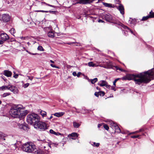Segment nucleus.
Segmentation results:
<instances>
[{
  "instance_id": "obj_49",
  "label": "nucleus",
  "mask_w": 154,
  "mask_h": 154,
  "mask_svg": "<svg viewBox=\"0 0 154 154\" xmlns=\"http://www.w3.org/2000/svg\"><path fill=\"white\" fill-rule=\"evenodd\" d=\"M18 74H16L14 75L13 77L15 79H17L18 78Z\"/></svg>"
},
{
  "instance_id": "obj_31",
  "label": "nucleus",
  "mask_w": 154,
  "mask_h": 154,
  "mask_svg": "<svg viewBox=\"0 0 154 154\" xmlns=\"http://www.w3.org/2000/svg\"><path fill=\"white\" fill-rule=\"evenodd\" d=\"M11 94L10 93H4L2 95V96L3 97H5L7 96L10 95Z\"/></svg>"
},
{
  "instance_id": "obj_23",
  "label": "nucleus",
  "mask_w": 154,
  "mask_h": 154,
  "mask_svg": "<svg viewBox=\"0 0 154 154\" xmlns=\"http://www.w3.org/2000/svg\"><path fill=\"white\" fill-rule=\"evenodd\" d=\"M80 125L75 122H73V126L75 128H78Z\"/></svg>"
},
{
  "instance_id": "obj_22",
  "label": "nucleus",
  "mask_w": 154,
  "mask_h": 154,
  "mask_svg": "<svg viewBox=\"0 0 154 154\" xmlns=\"http://www.w3.org/2000/svg\"><path fill=\"white\" fill-rule=\"evenodd\" d=\"M35 154H44V152L41 149H38L35 152Z\"/></svg>"
},
{
  "instance_id": "obj_16",
  "label": "nucleus",
  "mask_w": 154,
  "mask_h": 154,
  "mask_svg": "<svg viewBox=\"0 0 154 154\" xmlns=\"http://www.w3.org/2000/svg\"><path fill=\"white\" fill-rule=\"evenodd\" d=\"M107 82L104 80H101L100 81L98 85L100 86H105L107 84Z\"/></svg>"
},
{
  "instance_id": "obj_25",
  "label": "nucleus",
  "mask_w": 154,
  "mask_h": 154,
  "mask_svg": "<svg viewBox=\"0 0 154 154\" xmlns=\"http://www.w3.org/2000/svg\"><path fill=\"white\" fill-rule=\"evenodd\" d=\"M98 80L97 78H95L93 79H89V81H90L92 84H94L95 82H97Z\"/></svg>"
},
{
  "instance_id": "obj_27",
  "label": "nucleus",
  "mask_w": 154,
  "mask_h": 154,
  "mask_svg": "<svg viewBox=\"0 0 154 154\" xmlns=\"http://www.w3.org/2000/svg\"><path fill=\"white\" fill-rule=\"evenodd\" d=\"M153 16H152L151 15H150L149 16H146V17H143L142 19L141 20L142 21H144L147 20V19H148L149 18H153Z\"/></svg>"
},
{
  "instance_id": "obj_10",
  "label": "nucleus",
  "mask_w": 154,
  "mask_h": 154,
  "mask_svg": "<svg viewBox=\"0 0 154 154\" xmlns=\"http://www.w3.org/2000/svg\"><path fill=\"white\" fill-rule=\"evenodd\" d=\"M111 125L113 128H114V129H115V132L118 133H120L121 132L120 128L116 124L114 123L113 122H111Z\"/></svg>"
},
{
  "instance_id": "obj_32",
  "label": "nucleus",
  "mask_w": 154,
  "mask_h": 154,
  "mask_svg": "<svg viewBox=\"0 0 154 154\" xmlns=\"http://www.w3.org/2000/svg\"><path fill=\"white\" fill-rule=\"evenodd\" d=\"M10 32L12 35L14 34L16 32L14 29L13 28H12L10 30Z\"/></svg>"
},
{
  "instance_id": "obj_12",
  "label": "nucleus",
  "mask_w": 154,
  "mask_h": 154,
  "mask_svg": "<svg viewBox=\"0 0 154 154\" xmlns=\"http://www.w3.org/2000/svg\"><path fill=\"white\" fill-rule=\"evenodd\" d=\"M78 136V134L75 132L72 133L71 134H69L68 135V137L73 140L75 139Z\"/></svg>"
},
{
  "instance_id": "obj_42",
  "label": "nucleus",
  "mask_w": 154,
  "mask_h": 154,
  "mask_svg": "<svg viewBox=\"0 0 154 154\" xmlns=\"http://www.w3.org/2000/svg\"><path fill=\"white\" fill-rule=\"evenodd\" d=\"M150 15L153 16V18L154 17V12H152V11H151L149 12V15H148V16H150Z\"/></svg>"
},
{
  "instance_id": "obj_11",
  "label": "nucleus",
  "mask_w": 154,
  "mask_h": 154,
  "mask_svg": "<svg viewBox=\"0 0 154 154\" xmlns=\"http://www.w3.org/2000/svg\"><path fill=\"white\" fill-rule=\"evenodd\" d=\"M1 38V40L5 41L9 39V37L6 33H2L0 34Z\"/></svg>"
},
{
  "instance_id": "obj_56",
  "label": "nucleus",
  "mask_w": 154,
  "mask_h": 154,
  "mask_svg": "<svg viewBox=\"0 0 154 154\" xmlns=\"http://www.w3.org/2000/svg\"><path fill=\"white\" fill-rule=\"evenodd\" d=\"M3 41V40H0V44L1 45L3 43V41Z\"/></svg>"
},
{
  "instance_id": "obj_14",
  "label": "nucleus",
  "mask_w": 154,
  "mask_h": 154,
  "mask_svg": "<svg viewBox=\"0 0 154 154\" xmlns=\"http://www.w3.org/2000/svg\"><path fill=\"white\" fill-rule=\"evenodd\" d=\"M18 127L21 129L24 130V131H26L28 130V126L27 125H24L23 124H18Z\"/></svg>"
},
{
  "instance_id": "obj_37",
  "label": "nucleus",
  "mask_w": 154,
  "mask_h": 154,
  "mask_svg": "<svg viewBox=\"0 0 154 154\" xmlns=\"http://www.w3.org/2000/svg\"><path fill=\"white\" fill-rule=\"evenodd\" d=\"M38 50L40 51H44V50L42 46H39L38 48Z\"/></svg>"
},
{
  "instance_id": "obj_7",
  "label": "nucleus",
  "mask_w": 154,
  "mask_h": 154,
  "mask_svg": "<svg viewBox=\"0 0 154 154\" xmlns=\"http://www.w3.org/2000/svg\"><path fill=\"white\" fill-rule=\"evenodd\" d=\"M115 3L116 4L119 5L118 6H116V7L120 11L121 14L122 15L124 14V8L123 6L120 3V2L119 0H115Z\"/></svg>"
},
{
  "instance_id": "obj_13",
  "label": "nucleus",
  "mask_w": 154,
  "mask_h": 154,
  "mask_svg": "<svg viewBox=\"0 0 154 154\" xmlns=\"http://www.w3.org/2000/svg\"><path fill=\"white\" fill-rule=\"evenodd\" d=\"M104 18L106 21L109 22L112 20V17L109 13L106 14L104 15Z\"/></svg>"
},
{
  "instance_id": "obj_53",
  "label": "nucleus",
  "mask_w": 154,
  "mask_h": 154,
  "mask_svg": "<svg viewBox=\"0 0 154 154\" xmlns=\"http://www.w3.org/2000/svg\"><path fill=\"white\" fill-rule=\"evenodd\" d=\"M75 4H80V3H78L79 2V0H75Z\"/></svg>"
},
{
  "instance_id": "obj_40",
  "label": "nucleus",
  "mask_w": 154,
  "mask_h": 154,
  "mask_svg": "<svg viewBox=\"0 0 154 154\" xmlns=\"http://www.w3.org/2000/svg\"><path fill=\"white\" fill-rule=\"evenodd\" d=\"M29 83H26L25 84H24L23 85V87L24 88H26L29 85Z\"/></svg>"
},
{
  "instance_id": "obj_33",
  "label": "nucleus",
  "mask_w": 154,
  "mask_h": 154,
  "mask_svg": "<svg viewBox=\"0 0 154 154\" xmlns=\"http://www.w3.org/2000/svg\"><path fill=\"white\" fill-rule=\"evenodd\" d=\"M80 111L83 113H85L88 112L87 110L83 108H82V109H80Z\"/></svg>"
},
{
  "instance_id": "obj_9",
  "label": "nucleus",
  "mask_w": 154,
  "mask_h": 154,
  "mask_svg": "<svg viewBox=\"0 0 154 154\" xmlns=\"http://www.w3.org/2000/svg\"><path fill=\"white\" fill-rule=\"evenodd\" d=\"M8 90H10L15 94H17L18 92V90L16 87L10 85H8Z\"/></svg>"
},
{
  "instance_id": "obj_36",
  "label": "nucleus",
  "mask_w": 154,
  "mask_h": 154,
  "mask_svg": "<svg viewBox=\"0 0 154 154\" xmlns=\"http://www.w3.org/2000/svg\"><path fill=\"white\" fill-rule=\"evenodd\" d=\"M5 137L4 136V134L2 132L0 131V139H2V138L4 137Z\"/></svg>"
},
{
  "instance_id": "obj_15",
  "label": "nucleus",
  "mask_w": 154,
  "mask_h": 154,
  "mask_svg": "<svg viewBox=\"0 0 154 154\" xmlns=\"http://www.w3.org/2000/svg\"><path fill=\"white\" fill-rule=\"evenodd\" d=\"M12 74V72L10 71L5 70L4 71L3 74L8 77H10L11 76Z\"/></svg>"
},
{
  "instance_id": "obj_6",
  "label": "nucleus",
  "mask_w": 154,
  "mask_h": 154,
  "mask_svg": "<svg viewBox=\"0 0 154 154\" xmlns=\"http://www.w3.org/2000/svg\"><path fill=\"white\" fill-rule=\"evenodd\" d=\"M34 126L35 128L42 131L47 129L46 124L45 123L39 121L34 123Z\"/></svg>"
},
{
  "instance_id": "obj_35",
  "label": "nucleus",
  "mask_w": 154,
  "mask_h": 154,
  "mask_svg": "<svg viewBox=\"0 0 154 154\" xmlns=\"http://www.w3.org/2000/svg\"><path fill=\"white\" fill-rule=\"evenodd\" d=\"M98 93H99V95L102 96H103L105 94L104 92L102 91H99Z\"/></svg>"
},
{
  "instance_id": "obj_45",
  "label": "nucleus",
  "mask_w": 154,
  "mask_h": 154,
  "mask_svg": "<svg viewBox=\"0 0 154 154\" xmlns=\"http://www.w3.org/2000/svg\"><path fill=\"white\" fill-rule=\"evenodd\" d=\"M140 136V135H134L132 136H131V138H138V137Z\"/></svg>"
},
{
  "instance_id": "obj_17",
  "label": "nucleus",
  "mask_w": 154,
  "mask_h": 154,
  "mask_svg": "<svg viewBox=\"0 0 154 154\" xmlns=\"http://www.w3.org/2000/svg\"><path fill=\"white\" fill-rule=\"evenodd\" d=\"M103 5L106 7H108L109 8H114L115 7V5H114L111 4H109L105 2H103Z\"/></svg>"
},
{
  "instance_id": "obj_55",
  "label": "nucleus",
  "mask_w": 154,
  "mask_h": 154,
  "mask_svg": "<svg viewBox=\"0 0 154 154\" xmlns=\"http://www.w3.org/2000/svg\"><path fill=\"white\" fill-rule=\"evenodd\" d=\"M98 22H101V23H103V22L104 21L103 20H101V19H100L98 20Z\"/></svg>"
},
{
  "instance_id": "obj_2",
  "label": "nucleus",
  "mask_w": 154,
  "mask_h": 154,
  "mask_svg": "<svg viewBox=\"0 0 154 154\" xmlns=\"http://www.w3.org/2000/svg\"><path fill=\"white\" fill-rule=\"evenodd\" d=\"M140 78L143 80V83H148L152 79H153L154 77V68L144 73H140Z\"/></svg>"
},
{
  "instance_id": "obj_44",
  "label": "nucleus",
  "mask_w": 154,
  "mask_h": 154,
  "mask_svg": "<svg viewBox=\"0 0 154 154\" xmlns=\"http://www.w3.org/2000/svg\"><path fill=\"white\" fill-rule=\"evenodd\" d=\"M120 79V78H117V79H116L113 82V85H114L115 86H116V82L118 80H119Z\"/></svg>"
},
{
  "instance_id": "obj_46",
  "label": "nucleus",
  "mask_w": 154,
  "mask_h": 154,
  "mask_svg": "<svg viewBox=\"0 0 154 154\" xmlns=\"http://www.w3.org/2000/svg\"><path fill=\"white\" fill-rule=\"evenodd\" d=\"M27 77L28 78V79H29L30 80H32L33 78V76L30 77L29 76H27Z\"/></svg>"
},
{
  "instance_id": "obj_39",
  "label": "nucleus",
  "mask_w": 154,
  "mask_h": 154,
  "mask_svg": "<svg viewBox=\"0 0 154 154\" xmlns=\"http://www.w3.org/2000/svg\"><path fill=\"white\" fill-rule=\"evenodd\" d=\"M125 29H127L128 31H130L131 33H133V32L127 26H125L124 27Z\"/></svg>"
},
{
  "instance_id": "obj_47",
  "label": "nucleus",
  "mask_w": 154,
  "mask_h": 154,
  "mask_svg": "<svg viewBox=\"0 0 154 154\" xmlns=\"http://www.w3.org/2000/svg\"><path fill=\"white\" fill-rule=\"evenodd\" d=\"M99 93H98V92H95L94 93V95L97 97H98L99 96Z\"/></svg>"
},
{
  "instance_id": "obj_1",
  "label": "nucleus",
  "mask_w": 154,
  "mask_h": 154,
  "mask_svg": "<svg viewBox=\"0 0 154 154\" xmlns=\"http://www.w3.org/2000/svg\"><path fill=\"white\" fill-rule=\"evenodd\" d=\"M9 113L11 116L14 118L23 119L27 114V111L23 110L21 105H14L10 109Z\"/></svg>"
},
{
  "instance_id": "obj_26",
  "label": "nucleus",
  "mask_w": 154,
  "mask_h": 154,
  "mask_svg": "<svg viewBox=\"0 0 154 154\" xmlns=\"http://www.w3.org/2000/svg\"><path fill=\"white\" fill-rule=\"evenodd\" d=\"M8 85L7 86H3L1 87H0V90H4L6 89L8 90Z\"/></svg>"
},
{
  "instance_id": "obj_50",
  "label": "nucleus",
  "mask_w": 154,
  "mask_h": 154,
  "mask_svg": "<svg viewBox=\"0 0 154 154\" xmlns=\"http://www.w3.org/2000/svg\"><path fill=\"white\" fill-rule=\"evenodd\" d=\"M72 75H74V76H76L77 75V74H76V73L75 72H73L72 73Z\"/></svg>"
},
{
  "instance_id": "obj_20",
  "label": "nucleus",
  "mask_w": 154,
  "mask_h": 154,
  "mask_svg": "<svg viewBox=\"0 0 154 154\" xmlns=\"http://www.w3.org/2000/svg\"><path fill=\"white\" fill-rule=\"evenodd\" d=\"M49 131L50 133L54 134L56 135H58L61 134L59 132H56L52 129L50 130Z\"/></svg>"
},
{
  "instance_id": "obj_54",
  "label": "nucleus",
  "mask_w": 154,
  "mask_h": 154,
  "mask_svg": "<svg viewBox=\"0 0 154 154\" xmlns=\"http://www.w3.org/2000/svg\"><path fill=\"white\" fill-rule=\"evenodd\" d=\"M73 108L75 109L76 110V111H75L76 112L78 113H79L80 112L79 111H77L78 109H77L75 107H73Z\"/></svg>"
},
{
  "instance_id": "obj_48",
  "label": "nucleus",
  "mask_w": 154,
  "mask_h": 154,
  "mask_svg": "<svg viewBox=\"0 0 154 154\" xmlns=\"http://www.w3.org/2000/svg\"><path fill=\"white\" fill-rule=\"evenodd\" d=\"M129 22L131 24H134V21L133 20L132 21L131 20H129Z\"/></svg>"
},
{
  "instance_id": "obj_61",
  "label": "nucleus",
  "mask_w": 154,
  "mask_h": 154,
  "mask_svg": "<svg viewBox=\"0 0 154 154\" xmlns=\"http://www.w3.org/2000/svg\"><path fill=\"white\" fill-rule=\"evenodd\" d=\"M112 89L113 90H114V91H116V89L115 88H113L112 87Z\"/></svg>"
},
{
  "instance_id": "obj_57",
  "label": "nucleus",
  "mask_w": 154,
  "mask_h": 154,
  "mask_svg": "<svg viewBox=\"0 0 154 154\" xmlns=\"http://www.w3.org/2000/svg\"><path fill=\"white\" fill-rule=\"evenodd\" d=\"M46 5L48 6H50V7H54V6L53 5H50L49 4H46Z\"/></svg>"
},
{
  "instance_id": "obj_41",
  "label": "nucleus",
  "mask_w": 154,
  "mask_h": 154,
  "mask_svg": "<svg viewBox=\"0 0 154 154\" xmlns=\"http://www.w3.org/2000/svg\"><path fill=\"white\" fill-rule=\"evenodd\" d=\"M50 66L53 67H54V68H57V69L60 68V67L59 66H56L55 65L53 64H50Z\"/></svg>"
},
{
  "instance_id": "obj_63",
  "label": "nucleus",
  "mask_w": 154,
  "mask_h": 154,
  "mask_svg": "<svg viewBox=\"0 0 154 154\" xmlns=\"http://www.w3.org/2000/svg\"><path fill=\"white\" fill-rule=\"evenodd\" d=\"M1 77L4 80H5V79L4 78V76H1Z\"/></svg>"
},
{
  "instance_id": "obj_29",
  "label": "nucleus",
  "mask_w": 154,
  "mask_h": 154,
  "mask_svg": "<svg viewBox=\"0 0 154 154\" xmlns=\"http://www.w3.org/2000/svg\"><path fill=\"white\" fill-rule=\"evenodd\" d=\"M40 113L41 115L43 117L46 115V112L43 111H40Z\"/></svg>"
},
{
  "instance_id": "obj_19",
  "label": "nucleus",
  "mask_w": 154,
  "mask_h": 154,
  "mask_svg": "<svg viewBox=\"0 0 154 154\" xmlns=\"http://www.w3.org/2000/svg\"><path fill=\"white\" fill-rule=\"evenodd\" d=\"M48 35L49 37L53 38L54 36V33L53 31H51L48 33Z\"/></svg>"
},
{
  "instance_id": "obj_34",
  "label": "nucleus",
  "mask_w": 154,
  "mask_h": 154,
  "mask_svg": "<svg viewBox=\"0 0 154 154\" xmlns=\"http://www.w3.org/2000/svg\"><path fill=\"white\" fill-rule=\"evenodd\" d=\"M115 68L116 69V70H119L120 71H121L122 72H125V70H123V69H122L117 66H115Z\"/></svg>"
},
{
  "instance_id": "obj_8",
  "label": "nucleus",
  "mask_w": 154,
  "mask_h": 154,
  "mask_svg": "<svg viewBox=\"0 0 154 154\" xmlns=\"http://www.w3.org/2000/svg\"><path fill=\"white\" fill-rule=\"evenodd\" d=\"M2 20L4 22H8L10 19V16L8 14H2Z\"/></svg>"
},
{
  "instance_id": "obj_3",
  "label": "nucleus",
  "mask_w": 154,
  "mask_h": 154,
  "mask_svg": "<svg viewBox=\"0 0 154 154\" xmlns=\"http://www.w3.org/2000/svg\"><path fill=\"white\" fill-rule=\"evenodd\" d=\"M122 80H132L135 81L136 84L139 85L140 84L143 82V80L140 78V74H130L127 75L126 76L122 78Z\"/></svg>"
},
{
  "instance_id": "obj_28",
  "label": "nucleus",
  "mask_w": 154,
  "mask_h": 154,
  "mask_svg": "<svg viewBox=\"0 0 154 154\" xmlns=\"http://www.w3.org/2000/svg\"><path fill=\"white\" fill-rule=\"evenodd\" d=\"M37 11L41 12H46V13H48V12H49L51 13H53V14H55L56 12L55 11H43V10L38 11Z\"/></svg>"
},
{
  "instance_id": "obj_18",
  "label": "nucleus",
  "mask_w": 154,
  "mask_h": 154,
  "mask_svg": "<svg viewBox=\"0 0 154 154\" xmlns=\"http://www.w3.org/2000/svg\"><path fill=\"white\" fill-rule=\"evenodd\" d=\"M64 112H56L55 113L54 115L57 117H60L64 114Z\"/></svg>"
},
{
  "instance_id": "obj_5",
  "label": "nucleus",
  "mask_w": 154,
  "mask_h": 154,
  "mask_svg": "<svg viewBox=\"0 0 154 154\" xmlns=\"http://www.w3.org/2000/svg\"><path fill=\"white\" fill-rule=\"evenodd\" d=\"M39 121V117L36 114L32 113L28 115L27 116V121L28 123L32 125L33 123H37Z\"/></svg>"
},
{
  "instance_id": "obj_38",
  "label": "nucleus",
  "mask_w": 154,
  "mask_h": 154,
  "mask_svg": "<svg viewBox=\"0 0 154 154\" xmlns=\"http://www.w3.org/2000/svg\"><path fill=\"white\" fill-rule=\"evenodd\" d=\"M103 127L106 130L108 131L109 129V127L106 124H104L103 125Z\"/></svg>"
},
{
  "instance_id": "obj_4",
  "label": "nucleus",
  "mask_w": 154,
  "mask_h": 154,
  "mask_svg": "<svg viewBox=\"0 0 154 154\" xmlns=\"http://www.w3.org/2000/svg\"><path fill=\"white\" fill-rule=\"evenodd\" d=\"M21 149L23 151L27 152H33L36 149L35 146L32 143H27L23 144L22 145Z\"/></svg>"
},
{
  "instance_id": "obj_52",
  "label": "nucleus",
  "mask_w": 154,
  "mask_h": 154,
  "mask_svg": "<svg viewBox=\"0 0 154 154\" xmlns=\"http://www.w3.org/2000/svg\"><path fill=\"white\" fill-rule=\"evenodd\" d=\"M142 131H143V129H140L139 131H136L135 132H136V133H138L140 132H141Z\"/></svg>"
},
{
  "instance_id": "obj_24",
  "label": "nucleus",
  "mask_w": 154,
  "mask_h": 154,
  "mask_svg": "<svg viewBox=\"0 0 154 154\" xmlns=\"http://www.w3.org/2000/svg\"><path fill=\"white\" fill-rule=\"evenodd\" d=\"M90 143L93 146L97 147H98L100 145L99 143H96L95 142H91Z\"/></svg>"
},
{
  "instance_id": "obj_30",
  "label": "nucleus",
  "mask_w": 154,
  "mask_h": 154,
  "mask_svg": "<svg viewBox=\"0 0 154 154\" xmlns=\"http://www.w3.org/2000/svg\"><path fill=\"white\" fill-rule=\"evenodd\" d=\"M88 65L89 66L94 67L96 66V64L92 62H90L88 63Z\"/></svg>"
},
{
  "instance_id": "obj_43",
  "label": "nucleus",
  "mask_w": 154,
  "mask_h": 154,
  "mask_svg": "<svg viewBox=\"0 0 154 154\" xmlns=\"http://www.w3.org/2000/svg\"><path fill=\"white\" fill-rule=\"evenodd\" d=\"M57 143H50V144H48L49 146L51 147V145H54V146H57Z\"/></svg>"
},
{
  "instance_id": "obj_59",
  "label": "nucleus",
  "mask_w": 154,
  "mask_h": 154,
  "mask_svg": "<svg viewBox=\"0 0 154 154\" xmlns=\"http://www.w3.org/2000/svg\"><path fill=\"white\" fill-rule=\"evenodd\" d=\"M50 62H51L52 63H54V61H53L52 60H50Z\"/></svg>"
},
{
  "instance_id": "obj_60",
  "label": "nucleus",
  "mask_w": 154,
  "mask_h": 154,
  "mask_svg": "<svg viewBox=\"0 0 154 154\" xmlns=\"http://www.w3.org/2000/svg\"><path fill=\"white\" fill-rule=\"evenodd\" d=\"M135 133H136V132H132L131 133H130V134H134Z\"/></svg>"
},
{
  "instance_id": "obj_51",
  "label": "nucleus",
  "mask_w": 154,
  "mask_h": 154,
  "mask_svg": "<svg viewBox=\"0 0 154 154\" xmlns=\"http://www.w3.org/2000/svg\"><path fill=\"white\" fill-rule=\"evenodd\" d=\"M81 72H79L78 73V74H77V75H76V76H77L78 77H79L80 76V75H81Z\"/></svg>"
},
{
  "instance_id": "obj_58",
  "label": "nucleus",
  "mask_w": 154,
  "mask_h": 154,
  "mask_svg": "<svg viewBox=\"0 0 154 154\" xmlns=\"http://www.w3.org/2000/svg\"><path fill=\"white\" fill-rule=\"evenodd\" d=\"M101 126V124H99L98 125V128H99L100 127V126Z\"/></svg>"
},
{
  "instance_id": "obj_64",
  "label": "nucleus",
  "mask_w": 154,
  "mask_h": 154,
  "mask_svg": "<svg viewBox=\"0 0 154 154\" xmlns=\"http://www.w3.org/2000/svg\"><path fill=\"white\" fill-rule=\"evenodd\" d=\"M27 45H28V46H29V45H30V44L29 43V42H28L27 43Z\"/></svg>"
},
{
  "instance_id": "obj_62",
  "label": "nucleus",
  "mask_w": 154,
  "mask_h": 154,
  "mask_svg": "<svg viewBox=\"0 0 154 154\" xmlns=\"http://www.w3.org/2000/svg\"><path fill=\"white\" fill-rule=\"evenodd\" d=\"M21 38L22 39H25V38H26V37H21Z\"/></svg>"
},
{
  "instance_id": "obj_21",
  "label": "nucleus",
  "mask_w": 154,
  "mask_h": 154,
  "mask_svg": "<svg viewBox=\"0 0 154 154\" xmlns=\"http://www.w3.org/2000/svg\"><path fill=\"white\" fill-rule=\"evenodd\" d=\"M74 43H76L77 44L75 45L76 46H79L80 45V43L78 42H76L75 41L72 42H68L66 43L67 44L69 45H71Z\"/></svg>"
}]
</instances>
